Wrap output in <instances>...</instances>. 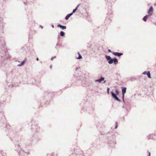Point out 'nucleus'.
<instances>
[{
    "mask_svg": "<svg viewBox=\"0 0 156 156\" xmlns=\"http://www.w3.org/2000/svg\"><path fill=\"white\" fill-rule=\"evenodd\" d=\"M113 62H114V63L115 64H117L118 63L117 59L115 58H114L113 59H111L108 62V63L110 64H112Z\"/></svg>",
    "mask_w": 156,
    "mask_h": 156,
    "instance_id": "1",
    "label": "nucleus"
},
{
    "mask_svg": "<svg viewBox=\"0 0 156 156\" xmlns=\"http://www.w3.org/2000/svg\"><path fill=\"white\" fill-rule=\"evenodd\" d=\"M112 96L117 101L120 102L121 100L117 97L116 94L113 92H111Z\"/></svg>",
    "mask_w": 156,
    "mask_h": 156,
    "instance_id": "2",
    "label": "nucleus"
},
{
    "mask_svg": "<svg viewBox=\"0 0 156 156\" xmlns=\"http://www.w3.org/2000/svg\"><path fill=\"white\" fill-rule=\"evenodd\" d=\"M153 8L152 6H151L148 11V14H149L150 15H152L153 12Z\"/></svg>",
    "mask_w": 156,
    "mask_h": 156,
    "instance_id": "3",
    "label": "nucleus"
},
{
    "mask_svg": "<svg viewBox=\"0 0 156 156\" xmlns=\"http://www.w3.org/2000/svg\"><path fill=\"white\" fill-rule=\"evenodd\" d=\"M126 88L125 87H122V97L123 98L124 97V94L126 93Z\"/></svg>",
    "mask_w": 156,
    "mask_h": 156,
    "instance_id": "4",
    "label": "nucleus"
},
{
    "mask_svg": "<svg viewBox=\"0 0 156 156\" xmlns=\"http://www.w3.org/2000/svg\"><path fill=\"white\" fill-rule=\"evenodd\" d=\"M113 54L115 56H117L118 57H120L122 55H123L122 53H119V52H114L113 53Z\"/></svg>",
    "mask_w": 156,
    "mask_h": 156,
    "instance_id": "5",
    "label": "nucleus"
},
{
    "mask_svg": "<svg viewBox=\"0 0 156 156\" xmlns=\"http://www.w3.org/2000/svg\"><path fill=\"white\" fill-rule=\"evenodd\" d=\"M143 74H147V75L148 77L149 78H151L150 73V72L149 71L144 72L143 73Z\"/></svg>",
    "mask_w": 156,
    "mask_h": 156,
    "instance_id": "6",
    "label": "nucleus"
},
{
    "mask_svg": "<svg viewBox=\"0 0 156 156\" xmlns=\"http://www.w3.org/2000/svg\"><path fill=\"white\" fill-rule=\"evenodd\" d=\"M76 57L77 59H80L82 58V56L79 53H78L76 55Z\"/></svg>",
    "mask_w": 156,
    "mask_h": 156,
    "instance_id": "7",
    "label": "nucleus"
},
{
    "mask_svg": "<svg viewBox=\"0 0 156 156\" xmlns=\"http://www.w3.org/2000/svg\"><path fill=\"white\" fill-rule=\"evenodd\" d=\"M104 80V78L103 77H101L100 79H98L96 80V82H101L102 81H103Z\"/></svg>",
    "mask_w": 156,
    "mask_h": 156,
    "instance_id": "8",
    "label": "nucleus"
},
{
    "mask_svg": "<svg viewBox=\"0 0 156 156\" xmlns=\"http://www.w3.org/2000/svg\"><path fill=\"white\" fill-rule=\"evenodd\" d=\"M73 14V13H71L70 14H68L66 17L65 19L66 20H68L69 18Z\"/></svg>",
    "mask_w": 156,
    "mask_h": 156,
    "instance_id": "9",
    "label": "nucleus"
},
{
    "mask_svg": "<svg viewBox=\"0 0 156 156\" xmlns=\"http://www.w3.org/2000/svg\"><path fill=\"white\" fill-rule=\"evenodd\" d=\"M58 27H59L61 28L62 29V30H64L66 29V27L65 26H63L61 25H59Z\"/></svg>",
    "mask_w": 156,
    "mask_h": 156,
    "instance_id": "10",
    "label": "nucleus"
},
{
    "mask_svg": "<svg viewBox=\"0 0 156 156\" xmlns=\"http://www.w3.org/2000/svg\"><path fill=\"white\" fill-rule=\"evenodd\" d=\"M149 16V15H147L145 16L143 18V20L144 21H146L147 20Z\"/></svg>",
    "mask_w": 156,
    "mask_h": 156,
    "instance_id": "11",
    "label": "nucleus"
},
{
    "mask_svg": "<svg viewBox=\"0 0 156 156\" xmlns=\"http://www.w3.org/2000/svg\"><path fill=\"white\" fill-rule=\"evenodd\" d=\"M106 59L108 61H109L110 59H111V57L109 56H107L106 57Z\"/></svg>",
    "mask_w": 156,
    "mask_h": 156,
    "instance_id": "12",
    "label": "nucleus"
},
{
    "mask_svg": "<svg viewBox=\"0 0 156 156\" xmlns=\"http://www.w3.org/2000/svg\"><path fill=\"white\" fill-rule=\"evenodd\" d=\"M65 35V33L61 31L60 32V35L62 36H63Z\"/></svg>",
    "mask_w": 156,
    "mask_h": 156,
    "instance_id": "13",
    "label": "nucleus"
},
{
    "mask_svg": "<svg viewBox=\"0 0 156 156\" xmlns=\"http://www.w3.org/2000/svg\"><path fill=\"white\" fill-rule=\"evenodd\" d=\"M77 9V7L75 9H74L73 10V13H74Z\"/></svg>",
    "mask_w": 156,
    "mask_h": 156,
    "instance_id": "14",
    "label": "nucleus"
},
{
    "mask_svg": "<svg viewBox=\"0 0 156 156\" xmlns=\"http://www.w3.org/2000/svg\"><path fill=\"white\" fill-rule=\"evenodd\" d=\"M115 93L116 94L118 95L119 94V91L117 90H115Z\"/></svg>",
    "mask_w": 156,
    "mask_h": 156,
    "instance_id": "15",
    "label": "nucleus"
},
{
    "mask_svg": "<svg viewBox=\"0 0 156 156\" xmlns=\"http://www.w3.org/2000/svg\"><path fill=\"white\" fill-rule=\"evenodd\" d=\"M107 90H108V93H109V88H108Z\"/></svg>",
    "mask_w": 156,
    "mask_h": 156,
    "instance_id": "16",
    "label": "nucleus"
},
{
    "mask_svg": "<svg viewBox=\"0 0 156 156\" xmlns=\"http://www.w3.org/2000/svg\"><path fill=\"white\" fill-rule=\"evenodd\" d=\"M108 51L109 52H111V51L110 49H108Z\"/></svg>",
    "mask_w": 156,
    "mask_h": 156,
    "instance_id": "17",
    "label": "nucleus"
},
{
    "mask_svg": "<svg viewBox=\"0 0 156 156\" xmlns=\"http://www.w3.org/2000/svg\"><path fill=\"white\" fill-rule=\"evenodd\" d=\"M23 63H24V62H22L21 63V65H23Z\"/></svg>",
    "mask_w": 156,
    "mask_h": 156,
    "instance_id": "18",
    "label": "nucleus"
},
{
    "mask_svg": "<svg viewBox=\"0 0 156 156\" xmlns=\"http://www.w3.org/2000/svg\"><path fill=\"white\" fill-rule=\"evenodd\" d=\"M37 59V61H38V60H39V59H38V58H37V59Z\"/></svg>",
    "mask_w": 156,
    "mask_h": 156,
    "instance_id": "19",
    "label": "nucleus"
},
{
    "mask_svg": "<svg viewBox=\"0 0 156 156\" xmlns=\"http://www.w3.org/2000/svg\"><path fill=\"white\" fill-rule=\"evenodd\" d=\"M149 156H151V154H150V153H149Z\"/></svg>",
    "mask_w": 156,
    "mask_h": 156,
    "instance_id": "20",
    "label": "nucleus"
},
{
    "mask_svg": "<svg viewBox=\"0 0 156 156\" xmlns=\"http://www.w3.org/2000/svg\"><path fill=\"white\" fill-rule=\"evenodd\" d=\"M52 27H53H53H54V26H52Z\"/></svg>",
    "mask_w": 156,
    "mask_h": 156,
    "instance_id": "21",
    "label": "nucleus"
},
{
    "mask_svg": "<svg viewBox=\"0 0 156 156\" xmlns=\"http://www.w3.org/2000/svg\"><path fill=\"white\" fill-rule=\"evenodd\" d=\"M105 82H106V81H105H105H104V83H105Z\"/></svg>",
    "mask_w": 156,
    "mask_h": 156,
    "instance_id": "22",
    "label": "nucleus"
}]
</instances>
